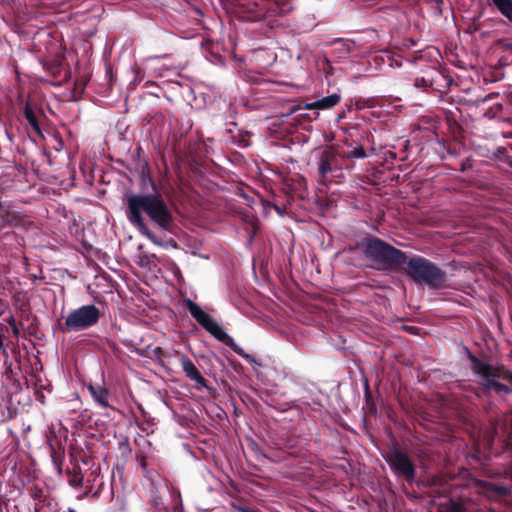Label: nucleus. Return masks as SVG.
Listing matches in <instances>:
<instances>
[{
    "label": "nucleus",
    "mask_w": 512,
    "mask_h": 512,
    "mask_svg": "<svg viewBox=\"0 0 512 512\" xmlns=\"http://www.w3.org/2000/svg\"><path fill=\"white\" fill-rule=\"evenodd\" d=\"M69 512H76V511H75V510L70 509V511H69Z\"/></svg>",
    "instance_id": "79ce46f5"
},
{
    "label": "nucleus",
    "mask_w": 512,
    "mask_h": 512,
    "mask_svg": "<svg viewBox=\"0 0 512 512\" xmlns=\"http://www.w3.org/2000/svg\"><path fill=\"white\" fill-rule=\"evenodd\" d=\"M51 458H52V462L55 465L58 473H61L62 472V462L64 459V452L56 451L52 448Z\"/></svg>",
    "instance_id": "393cba45"
},
{
    "label": "nucleus",
    "mask_w": 512,
    "mask_h": 512,
    "mask_svg": "<svg viewBox=\"0 0 512 512\" xmlns=\"http://www.w3.org/2000/svg\"><path fill=\"white\" fill-rule=\"evenodd\" d=\"M385 460L396 476L404 478L409 484L415 481L416 465L405 452L393 447L386 454Z\"/></svg>",
    "instance_id": "1a4fd4ad"
},
{
    "label": "nucleus",
    "mask_w": 512,
    "mask_h": 512,
    "mask_svg": "<svg viewBox=\"0 0 512 512\" xmlns=\"http://www.w3.org/2000/svg\"><path fill=\"white\" fill-rule=\"evenodd\" d=\"M503 54L499 58L501 65L512 64V43L502 44Z\"/></svg>",
    "instance_id": "4be33fe9"
},
{
    "label": "nucleus",
    "mask_w": 512,
    "mask_h": 512,
    "mask_svg": "<svg viewBox=\"0 0 512 512\" xmlns=\"http://www.w3.org/2000/svg\"><path fill=\"white\" fill-rule=\"evenodd\" d=\"M379 105V100L376 97H370V98H359L356 101V108L358 110L364 109V108H373L375 106Z\"/></svg>",
    "instance_id": "b1692460"
},
{
    "label": "nucleus",
    "mask_w": 512,
    "mask_h": 512,
    "mask_svg": "<svg viewBox=\"0 0 512 512\" xmlns=\"http://www.w3.org/2000/svg\"><path fill=\"white\" fill-rule=\"evenodd\" d=\"M106 76L108 78V82L111 84L113 82V79H114V75H113V72H112L111 68H108L106 70Z\"/></svg>",
    "instance_id": "72a5a7b5"
},
{
    "label": "nucleus",
    "mask_w": 512,
    "mask_h": 512,
    "mask_svg": "<svg viewBox=\"0 0 512 512\" xmlns=\"http://www.w3.org/2000/svg\"><path fill=\"white\" fill-rule=\"evenodd\" d=\"M433 77L423 76L416 77L414 81V86L417 88L428 89L433 86Z\"/></svg>",
    "instance_id": "a878e982"
},
{
    "label": "nucleus",
    "mask_w": 512,
    "mask_h": 512,
    "mask_svg": "<svg viewBox=\"0 0 512 512\" xmlns=\"http://www.w3.org/2000/svg\"><path fill=\"white\" fill-rule=\"evenodd\" d=\"M490 4L512 22V0H491Z\"/></svg>",
    "instance_id": "dca6fc26"
},
{
    "label": "nucleus",
    "mask_w": 512,
    "mask_h": 512,
    "mask_svg": "<svg viewBox=\"0 0 512 512\" xmlns=\"http://www.w3.org/2000/svg\"><path fill=\"white\" fill-rule=\"evenodd\" d=\"M239 14L248 21L282 16L292 10V4L285 0H240Z\"/></svg>",
    "instance_id": "39448f33"
},
{
    "label": "nucleus",
    "mask_w": 512,
    "mask_h": 512,
    "mask_svg": "<svg viewBox=\"0 0 512 512\" xmlns=\"http://www.w3.org/2000/svg\"><path fill=\"white\" fill-rule=\"evenodd\" d=\"M509 137H511V138H512V133L510 134V136H509Z\"/></svg>",
    "instance_id": "37998d69"
},
{
    "label": "nucleus",
    "mask_w": 512,
    "mask_h": 512,
    "mask_svg": "<svg viewBox=\"0 0 512 512\" xmlns=\"http://www.w3.org/2000/svg\"><path fill=\"white\" fill-rule=\"evenodd\" d=\"M494 97V94H488L485 98H483L481 101L482 102H486L488 100H491L492 98Z\"/></svg>",
    "instance_id": "c9c22d12"
},
{
    "label": "nucleus",
    "mask_w": 512,
    "mask_h": 512,
    "mask_svg": "<svg viewBox=\"0 0 512 512\" xmlns=\"http://www.w3.org/2000/svg\"><path fill=\"white\" fill-rule=\"evenodd\" d=\"M295 181L297 183L296 189L299 188V189H303L304 191H306V179L303 176H297Z\"/></svg>",
    "instance_id": "7c9ffc66"
},
{
    "label": "nucleus",
    "mask_w": 512,
    "mask_h": 512,
    "mask_svg": "<svg viewBox=\"0 0 512 512\" xmlns=\"http://www.w3.org/2000/svg\"><path fill=\"white\" fill-rule=\"evenodd\" d=\"M118 449L124 458H128L131 455L132 448L127 438L118 443Z\"/></svg>",
    "instance_id": "bb28decb"
},
{
    "label": "nucleus",
    "mask_w": 512,
    "mask_h": 512,
    "mask_svg": "<svg viewBox=\"0 0 512 512\" xmlns=\"http://www.w3.org/2000/svg\"><path fill=\"white\" fill-rule=\"evenodd\" d=\"M100 317V310L94 304L82 305L71 311L63 323L58 321L57 326L62 333L82 331L95 326Z\"/></svg>",
    "instance_id": "6e6552de"
},
{
    "label": "nucleus",
    "mask_w": 512,
    "mask_h": 512,
    "mask_svg": "<svg viewBox=\"0 0 512 512\" xmlns=\"http://www.w3.org/2000/svg\"><path fill=\"white\" fill-rule=\"evenodd\" d=\"M88 390L93 398V400L102 408H112L109 399L110 392L103 386L100 385H90Z\"/></svg>",
    "instance_id": "f8f14e48"
},
{
    "label": "nucleus",
    "mask_w": 512,
    "mask_h": 512,
    "mask_svg": "<svg viewBox=\"0 0 512 512\" xmlns=\"http://www.w3.org/2000/svg\"><path fill=\"white\" fill-rule=\"evenodd\" d=\"M7 323L9 324V327L13 333V335L18 338L19 337V334H20V331H19V328H18V325H17V322L14 318V316H10L8 319H7Z\"/></svg>",
    "instance_id": "cd10ccee"
},
{
    "label": "nucleus",
    "mask_w": 512,
    "mask_h": 512,
    "mask_svg": "<svg viewBox=\"0 0 512 512\" xmlns=\"http://www.w3.org/2000/svg\"><path fill=\"white\" fill-rule=\"evenodd\" d=\"M67 474L69 475L68 482L72 487L78 488L82 486L83 475L79 466L74 467L72 471L68 470Z\"/></svg>",
    "instance_id": "a211bd4d"
},
{
    "label": "nucleus",
    "mask_w": 512,
    "mask_h": 512,
    "mask_svg": "<svg viewBox=\"0 0 512 512\" xmlns=\"http://www.w3.org/2000/svg\"><path fill=\"white\" fill-rule=\"evenodd\" d=\"M38 113L43 115L42 111L39 110L36 111L35 107L32 105L31 102L27 101L23 107V115L24 118L29 123L30 127L33 129V131L39 136L43 138V132L40 126Z\"/></svg>",
    "instance_id": "9b49d317"
},
{
    "label": "nucleus",
    "mask_w": 512,
    "mask_h": 512,
    "mask_svg": "<svg viewBox=\"0 0 512 512\" xmlns=\"http://www.w3.org/2000/svg\"><path fill=\"white\" fill-rule=\"evenodd\" d=\"M452 512H462L463 511V505L460 503H452L451 507Z\"/></svg>",
    "instance_id": "2f4dec72"
},
{
    "label": "nucleus",
    "mask_w": 512,
    "mask_h": 512,
    "mask_svg": "<svg viewBox=\"0 0 512 512\" xmlns=\"http://www.w3.org/2000/svg\"><path fill=\"white\" fill-rule=\"evenodd\" d=\"M265 205L272 207L280 216H284L287 212L288 205H290V201L283 202L280 201L278 197H275L274 201H266Z\"/></svg>",
    "instance_id": "6ab92c4d"
},
{
    "label": "nucleus",
    "mask_w": 512,
    "mask_h": 512,
    "mask_svg": "<svg viewBox=\"0 0 512 512\" xmlns=\"http://www.w3.org/2000/svg\"><path fill=\"white\" fill-rule=\"evenodd\" d=\"M341 100V96L338 93H333L329 96L323 97L318 101V110L331 109L336 106Z\"/></svg>",
    "instance_id": "f3484780"
},
{
    "label": "nucleus",
    "mask_w": 512,
    "mask_h": 512,
    "mask_svg": "<svg viewBox=\"0 0 512 512\" xmlns=\"http://www.w3.org/2000/svg\"><path fill=\"white\" fill-rule=\"evenodd\" d=\"M305 109H308V110L318 109V101H314V102H311V103H307V104L305 105Z\"/></svg>",
    "instance_id": "473e14b6"
},
{
    "label": "nucleus",
    "mask_w": 512,
    "mask_h": 512,
    "mask_svg": "<svg viewBox=\"0 0 512 512\" xmlns=\"http://www.w3.org/2000/svg\"><path fill=\"white\" fill-rule=\"evenodd\" d=\"M37 322H38L37 318H36V317H34L33 322H32V323H31V325H30V328H32V327H33V325H34V323H37Z\"/></svg>",
    "instance_id": "58836bf2"
},
{
    "label": "nucleus",
    "mask_w": 512,
    "mask_h": 512,
    "mask_svg": "<svg viewBox=\"0 0 512 512\" xmlns=\"http://www.w3.org/2000/svg\"><path fill=\"white\" fill-rule=\"evenodd\" d=\"M502 110V105L501 104H495L492 108H490L486 113L485 115L486 116H489V117H494L496 115V113H498L499 111Z\"/></svg>",
    "instance_id": "c85d7f7f"
},
{
    "label": "nucleus",
    "mask_w": 512,
    "mask_h": 512,
    "mask_svg": "<svg viewBox=\"0 0 512 512\" xmlns=\"http://www.w3.org/2000/svg\"><path fill=\"white\" fill-rule=\"evenodd\" d=\"M343 159L336 146H325L316 156L318 182L323 185L330 184L333 179L340 183L344 179Z\"/></svg>",
    "instance_id": "0eeeda50"
},
{
    "label": "nucleus",
    "mask_w": 512,
    "mask_h": 512,
    "mask_svg": "<svg viewBox=\"0 0 512 512\" xmlns=\"http://www.w3.org/2000/svg\"><path fill=\"white\" fill-rule=\"evenodd\" d=\"M185 305L191 316L218 341L224 343L245 360L249 362L253 361L252 357L245 353L244 350L235 343L233 338L220 327L217 321L211 315L206 313L196 302L186 299Z\"/></svg>",
    "instance_id": "423d86ee"
},
{
    "label": "nucleus",
    "mask_w": 512,
    "mask_h": 512,
    "mask_svg": "<svg viewBox=\"0 0 512 512\" xmlns=\"http://www.w3.org/2000/svg\"><path fill=\"white\" fill-rule=\"evenodd\" d=\"M1 330H3V328H1ZM4 347V344H3V332L0 331V350H2Z\"/></svg>",
    "instance_id": "f704fd0d"
},
{
    "label": "nucleus",
    "mask_w": 512,
    "mask_h": 512,
    "mask_svg": "<svg viewBox=\"0 0 512 512\" xmlns=\"http://www.w3.org/2000/svg\"><path fill=\"white\" fill-rule=\"evenodd\" d=\"M0 216L4 226H17L21 221V217L15 212L6 211Z\"/></svg>",
    "instance_id": "aec40b11"
},
{
    "label": "nucleus",
    "mask_w": 512,
    "mask_h": 512,
    "mask_svg": "<svg viewBox=\"0 0 512 512\" xmlns=\"http://www.w3.org/2000/svg\"><path fill=\"white\" fill-rule=\"evenodd\" d=\"M363 253L384 270H396L406 263V253L384 240L370 236L362 241Z\"/></svg>",
    "instance_id": "7ed1b4c3"
},
{
    "label": "nucleus",
    "mask_w": 512,
    "mask_h": 512,
    "mask_svg": "<svg viewBox=\"0 0 512 512\" xmlns=\"http://www.w3.org/2000/svg\"><path fill=\"white\" fill-rule=\"evenodd\" d=\"M510 148H511V150H512V144H511Z\"/></svg>",
    "instance_id": "c03bdc74"
},
{
    "label": "nucleus",
    "mask_w": 512,
    "mask_h": 512,
    "mask_svg": "<svg viewBox=\"0 0 512 512\" xmlns=\"http://www.w3.org/2000/svg\"><path fill=\"white\" fill-rule=\"evenodd\" d=\"M366 397L367 398L370 397V392H369V388L368 387L366 388Z\"/></svg>",
    "instance_id": "ea45409f"
},
{
    "label": "nucleus",
    "mask_w": 512,
    "mask_h": 512,
    "mask_svg": "<svg viewBox=\"0 0 512 512\" xmlns=\"http://www.w3.org/2000/svg\"><path fill=\"white\" fill-rule=\"evenodd\" d=\"M152 510L153 512H180L178 505L174 504L170 509L163 501L162 497L156 494L154 489L151 490Z\"/></svg>",
    "instance_id": "4468645a"
},
{
    "label": "nucleus",
    "mask_w": 512,
    "mask_h": 512,
    "mask_svg": "<svg viewBox=\"0 0 512 512\" xmlns=\"http://www.w3.org/2000/svg\"><path fill=\"white\" fill-rule=\"evenodd\" d=\"M180 364L185 376L202 387H207V380L200 373L194 362L186 355L180 358Z\"/></svg>",
    "instance_id": "9d476101"
},
{
    "label": "nucleus",
    "mask_w": 512,
    "mask_h": 512,
    "mask_svg": "<svg viewBox=\"0 0 512 512\" xmlns=\"http://www.w3.org/2000/svg\"><path fill=\"white\" fill-rule=\"evenodd\" d=\"M47 70L50 72V74L57 78L61 77L62 73L64 72V78L67 76V71L64 69L62 62L55 61L52 63L47 64Z\"/></svg>",
    "instance_id": "412c9836"
},
{
    "label": "nucleus",
    "mask_w": 512,
    "mask_h": 512,
    "mask_svg": "<svg viewBox=\"0 0 512 512\" xmlns=\"http://www.w3.org/2000/svg\"><path fill=\"white\" fill-rule=\"evenodd\" d=\"M342 159H364L367 157V153L362 145L353 148L348 151L346 154L341 155Z\"/></svg>",
    "instance_id": "5701e85b"
},
{
    "label": "nucleus",
    "mask_w": 512,
    "mask_h": 512,
    "mask_svg": "<svg viewBox=\"0 0 512 512\" xmlns=\"http://www.w3.org/2000/svg\"><path fill=\"white\" fill-rule=\"evenodd\" d=\"M244 512H254V511H251V510H245Z\"/></svg>",
    "instance_id": "a19ab883"
},
{
    "label": "nucleus",
    "mask_w": 512,
    "mask_h": 512,
    "mask_svg": "<svg viewBox=\"0 0 512 512\" xmlns=\"http://www.w3.org/2000/svg\"><path fill=\"white\" fill-rule=\"evenodd\" d=\"M470 368L480 378V385L486 391H494L497 394L512 393V371L505 365L493 366L468 351Z\"/></svg>",
    "instance_id": "f03ea898"
},
{
    "label": "nucleus",
    "mask_w": 512,
    "mask_h": 512,
    "mask_svg": "<svg viewBox=\"0 0 512 512\" xmlns=\"http://www.w3.org/2000/svg\"><path fill=\"white\" fill-rule=\"evenodd\" d=\"M136 460L139 463L143 475L151 482V484L153 486L158 484L161 477L155 469L149 468L147 457L144 454H137Z\"/></svg>",
    "instance_id": "ddd939ff"
},
{
    "label": "nucleus",
    "mask_w": 512,
    "mask_h": 512,
    "mask_svg": "<svg viewBox=\"0 0 512 512\" xmlns=\"http://www.w3.org/2000/svg\"><path fill=\"white\" fill-rule=\"evenodd\" d=\"M485 492L489 497L494 498H503L508 496L510 490L508 487L504 485H499L495 483H485L484 485Z\"/></svg>",
    "instance_id": "2eb2a0df"
},
{
    "label": "nucleus",
    "mask_w": 512,
    "mask_h": 512,
    "mask_svg": "<svg viewBox=\"0 0 512 512\" xmlns=\"http://www.w3.org/2000/svg\"><path fill=\"white\" fill-rule=\"evenodd\" d=\"M405 273L417 284H425L431 289H440L444 286L447 276L446 272L436 264L422 256L414 255L406 257Z\"/></svg>",
    "instance_id": "20e7f679"
},
{
    "label": "nucleus",
    "mask_w": 512,
    "mask_h": 512,
    "mask_svg": "<svg viewBox=\"0 0 512 512\" xmlns=\"http://www.w3.org/2000/svg\"><path fill=\"white\" fill-rule=\"evenodd\" d=\"M127 220L148 238L152 243L161 245V241L147 226L143 213L159 229L171 231L174 226V216L164 197L159 193L125 195Z\"/></svg>",
    "instance_id": "f257e3e1"
},
{
    "label": "nucleus",
    "mask_w": 512,
    "mask_h": 512,
    "mask_svg": "<svg viewBox=\"0 0 512 512\" xmlns=\"http://www.w3.org/2000/svg\"><path fill=\"white\" fill-rule=\"evenodd\" d=\"M251 449L259 456L263 457V458H267L269 460H272V458L270 456H268L267 454H265L259 447L256 443H252L251 444Z\"/></svg>",
    "instance_id": "c756f323"
},
{
    "label": "nucleus",
    "mask_w": 512,
    "mask_h": 512,
    "mask_svg": "<svg viewBox=\"0 0 512 512\" xmlns=\"http://www.w3.org/2000/svg\"><path fill=\"white\" fill-rule=\"evenodd\" d=\"M5 308V304L3 300L0 298V311H2Z\"/></svg>",
    "instance_id": "e433bc0d"
},
{
    "label": "nucleus",
    "mask_w": 512,
    "mask_h": 512,
    "mask_svg": "<svg viewBox=\"0 0 512 512\" xmlns=\"http://www.w3.org/2000/svg\"><path fill=\"white\" fill-rule=\"evenodd\" d=\"M415 329H416L415 327H407V328H406V330H407L408 332H410V333H413Z\"/></svg>",
    "instance_id": "4c0bfd02"
}]
</instances>
